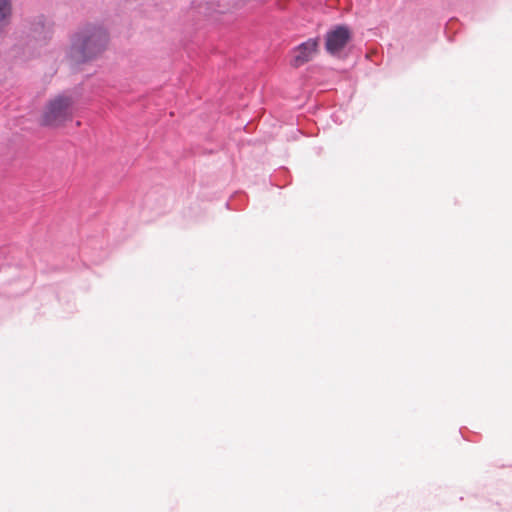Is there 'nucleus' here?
I'll use <instances>...</instances> for the list:
<instances>
[{
  "label": "nucleus",
  "instance_id": "nucleus-3",
  "mask_svg": "<svg viewBox=\"0 0 512 512\" xmlns=\"http://www.w3.org/2000/svg\"><path fill=\"white\" fill-rule=\"evenodd\" d=\"M319 50V40L316 38L308 39L292 50L291 66L299 68L311 61Z\"/></svg>",
  "mask_w": 512,
  "mask_h": 512
},
{
  "label": "nucleus",
  "instance_id": "nucleus-2",
  "mask_svg": "<svg viewBox=\"0 0 512 512\" xmlns=\"http://www.w3.org/2000/svg\"><path fill=\"white\" fill-rule=\"evenodd\" d=\"M74 104L75 101L71 96L56 95L45 104L40 116V124L52 128L65 126L73 119Z\"/></svg>",
  "mask_w": 512,
  "mask_h": 512
},
{
  "label": "nucleus",
  "instance_id": "nucleus-1",
  "mask_svg": "<svg viewBox=\"0 0 512 512\" xmlns=\"http://www.w3.org/2000/svg\"><path fill=\"white\" fill-rule=\"evenodd\" d=\"M107 44L108 35L103 28L86 27L73 37L69 58L76 64L89 61L100 55Z\"/></svg>",
  "mask_w": 512,
  "mask_h": 512
},
{
  "label": "nucleus",
  "instance_id": "nucleus-5",
  "mask_svg": "<svg viewBox=\"0 0 512 512\" xmlns=\"http://www.w3.org/2000/svg\"><path fill=\"white\" fill-rule=\"evenodd\" d=\"M11 3L10 0H0V31H2L10 21Z\"/></svg>",
  "mask_w": 512,
  "mask_h": 512
},
{
  "label": "nucleus",
  "instance_id": "nucleus-4",
  "mask_svg": "<svg viewBox=\"0 0 512 512\" xmlns=\"http://www.w3.org/2000/svg\"><path fill=\"white\" fill-rule=\"evenodd\" d=\"M351 38L346 26H337L326 34L325 48L328 53L335 55L342 51Z\"/></svg>",
  "mask_w": 512,
  "mask_h": 512
}]
</instances>
